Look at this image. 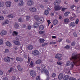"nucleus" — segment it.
<instances>
[{"mask_svg": "<svg viewBox=\"0 0 80 80\" xmlns=\"http://www.w3.org/2000/svg\"><path fill=\"white\" fill-rule=\"evenodd\" d=\"M7 18H13V16L12 14H10L8 15V16H7Z\"/></svg>", "mask_w": 80, "mask_h": 80, "instance_id": "nucleus-33", "label": "nucleus"}, {"mask_svg": "<svg viewBox=\"0 0 80 80\" xmlns=\"http://www.w3.org/2000/svg\"><path fill=\"white\" fill-rule=\"evenodd\" d=\"M69 80H77L76 79L73 77H71L69 79Z\"/></svg>", "mask_w": 80, "mask_h": 80, "instance_id": "nucleus-48", "label": "nucleus"}, {"mask_svg": "<svg viewBox=\"0 0 80 80\" xmlns=\"http://www.w3.org/2000/svg\"><path fill=\"white\" fill-rule=\"evenodd\" d=\"M13 71H14V69L13 68H10L9 70L8 71V72L9 73H10L12 72Z\"/></svg>", "mask_w": 80, "mask_h": 80, "instance_id": "nucleus-32", "label": "nucleus"}, {"mask_svg": "<svg viewBox=\"0 0 80 80\" xmlns=\"http://www.w3.org/2000/svg\"><path fill=\"white\" fill-rule=\"evenodd\" d=\"M4 19V17L2 15H0V20L2 21Z\"/></svg>", "mask_w": 80, "mask_h": 80, "instance_id": "nucleus-42", "label": "nucleus"}, {"mask_svg": "<svg viewBox=\"0 0 80 80\" xmlns=\"http://www.w3.org/2000/svg\"><path fill=\"white\" fill-rule=\"evenodd\" d=\"M78 22H79L78 19H77V20H76V21L75 22L76 23V24H78Z\"/></svg>", "mask_w": 80, "mask_h": 80, "instance_id": "nucleus-62", "label": "nucleus"}, {"mask_svg": "<svg viewBox=\"0 0 80 80\" xmlns=\"http://www.w3.org/2000/svg\"><path fill=\"white\" fill-rule=\"evenodd\" d=\"M75 45V42H72L71 44V45L74 46Z\"/></svg>", "mask_w": 80, "mask_h": 80, "instance_id": "nucleus-63", "label": "nucleus"}, {"mask_svg": "<svg viewBox=\"0 0 80 80\" xmlns=\"http://www.w3.org/2000/svg\"><path fill=\"white\" fill-rule=\"evenodd\" d=\"M39 23L37 22H36L35 23H34L33 27L34 28H36L38 27Z\"/></svg>", "mask_w": 80, "mask_h": 80, "instance_id": "nucleus-18", "label": "nucleus"}, {"mask_svg": "<svg viewBox=\"0 0 80 80\" xmlns=\"http://www.w3.org/2000/svg\"><path fill=\"white\" fill-rule=\"evenodd\" d=\"M44 29V26L43 25H41L39 26V30L41 31L43 30Z\"/></svg>", "mask_w": 80, "mask_h": 80, "instance_id": "nucleus-31", "label": "nucleus"}, {"mask_svg": "<svg viewBox=\"0 0 80 80\" xmlns=\"http://www.w3.org/2000/svg\"><path fill=\"white\" fill-rule=\"evenodd\" d=\"M42 61L41 60L39 59L36 61V64H38L40 63Z\"/></svg>", "mask_w": 80, "mask_h": 80, "instance_id": "nucleus-35", "label": "nucleus"}, {"mask_svg": "<svg viewBox=\"0 0 80 80\" xmlns=\"http://www.w3.org/2000/svg\"><path fill=\"white\" fill-rule=\"evenodd\" d=\"M75 17V15L74 14H73L72 16V17L70 19L72 20V19H74Z\"/></svg>", "mask_w": 80, "mask_h": 80, "instance_id": "nucleus-45", "label": "nucleus"}, {"mask_svg": "<svg viewBox=\"0 0 80 80\" xmlns=\"http://www.w3.org/2000/svg\"><path fill=\"white\" fill-rule=\"evenodd\" d=\"M61 2V0H55L54 1L53 4L54 5L56 6L60 4Z\"/></svg>", "mask_w": 80, "mask_h": 80, "instance_id": "nucleus-8", "label": "nucleus"}, {"mask_svg": "<svg viewBox=\"0 0 80 80\" xmlns=\"http://www.w3.org/2000/svg\"><path fill=\"white\" fill-rule=\"evenodd\" d=\"M39 32L40 34H43L44 33V32L43 31H40Z\"/></svg>", "mask_w": 80, "mask_h": 80, "instance_id": "nucleus-54", "label": "nucleus"}, {"mask_svg": "<svg viewBox=\"0 0 80 80\" xmlns=\"http://www.w3.org/2000/svg\"><path fill=\"white\" fill-rule=\"evenodd\" d=\"M6 45L8 47H11L12 46V43L10 42H6Z\"/></svg>", "mask_w": 80, "mask_h": 80, "instance_id": "nucleus-26", "label": "nucleus"}, {"mask_svg": "<svg viewBox=\"0 0 80 80\" xmlns=\"http://www.w3.org/2000/svg\"><path fill=\"white\" fill-rule=\"evenodd\" d=\"M24 17L26 18V21H28L29 19L30 18V16H26V15L25 14H24Z\"/></svg>", "mask_w": 80, "mask_h": 80, "instance_id": "nucleus-22", "label": "nucleus"}, {"mask_svg": "<svg viewBox=\"0 0 80 80\" xmlns=\"http://www.w3.org/2000/svg\"><path fill=\"white\" fill-rule=\"evenodd\" d=\"M73 36L75 37H77V35L76 33L74 32L73 34Z\"/></svg>", "mask_w": 80, "mask_h": 80, "instance_id": "nucleus-55", "label": "nucleus"}, {"mask_svg": "<svg viewBox=\"0 0 80 80\" xmlns=\"http://www.w3.org/2000/svg\"><path fill=\"white\" fill-rule=\"evenodd\" d=\"M62 57V55L60 54H57L56 56H55V58H58V61H60L62 60L61 57Z\"/></svg>", "mask_w": 80, "mask_h": 80, "instance_id": "nucleus-6", "label": "nucleus"}, {"mask_svg": "<svg viewBox=\"0 0 80 80\" xmlns=\"http://www.w3.org/2000/svg\"><path fill=\"white\" fill-rule=\"evenodd\" d=\"M36 80H40V78L39 76L37 77V78H36Z\"/></svg>", "mask_w": 80, "mask_h": 80, "instance_id": "nucleus-53", "label": "nucleus"}, {"mask_svg": "<svg viewBox=\"0 0 80 80\" xmlns=\"http://www.w3.org/2000/svg\"><path fill=\"white\" fill-rule=\"evenodd\" d=\"M10 59H11V60L12 61L13 59L12 58H10L8 57H7V58H5L4 60L6 62H10Z\"/></svg>", "mask_w": 80, "mask_h": 80, "instance_id": "nucleus-5", "label": "nucleus"}, {"mask_svg": "<svg viewBox=\"0 0 80 80\" xmlns=\"http://www.w3.org/2000/svg\"><path fill=\"white\" fill-rule=\"evenodd\" d=\"M45 40L44 39H40L39 42L40 43H43L44 42Z\"/></svg>", "mask_w": 80, "mask_h": 80, "instance_id": "nucleus-37", "label": "nucleus"}, {"mask_svg": "<svg viewBox=\"0 0 80 80\" xmlns=\"http://www.w3.org/2000/svg\"><path fill=\"white\" fill-rule=\"evenodd\" d=\"M33 4V2L32 0H28L27 2V4L28 6H31Z\"/></svg>", "mask_w": 80, "mask_h": 80, "instance_id": "nucleus-9", "label": "nucleus"}, {"mask_svg": "<svg viewBox=\"0 0 80 80\" xmlns=\"http://www.w3.org/2000/svg\"><path fill=\"white\" fill-rule=\"evenodd\" d=\"M29 10L30 12H37V8L35 7H33L30 8H29Z\"/></svg>", "mask_w": 80, "mask_h": 80, "instance_id": "nucleus-4", "label": "nucleus"}, {"mask_svg": "<svg viewBox=\"0 0 80 80\" xmlns=\"http://www.w3.org/2000/svg\"><path fill=\"white\" fill-rule=\"evenodd\" d=\"M14 27L15 29H17L19 27V25L16 22L14 25Z\"/></svg>", "mask_w": 80, "mask_h": 80, "instance_id": "nucleus-28", "label": "nucleus"}, {"mask_svg": "<svg viewBox=\"0 0 80 80\" xmlns=\"http://www.w3.org/2000/svg\"><path fill=\"white\" fill-rule=\"evenodd\" d=\"M41 68H42V70H41V72L42 73H44V72H42V71L43 70H47V69H45V68H46V66H44V65H42L41 66Z\"/></svg>", "mask_w": 80, "mask_h": 80, "instance_id": "nucleus-20", "label": "nucleus"}, {"mask_svg": "<svg viewBox=\"0 0 80 80\" xmlns=\"http://www.w3.org/2000/svg\"><path fill=\"white\" fill-rule=\"evenodd\" d=\"M69 26L74 27L75 26V23L74 22H72L69 24Z\"/></svg>", "mask_w": 80, "mask_h": 80, "instance_id": "nucleus-25", "label": "nucleus"}, {"mask_svg": "<svg viewBox=\"0 0 80 80\" xmlns=\"http://www.w3.org/2000/svg\"><path fill=\"white\" fill-rule=\"evenodd\" d=\"M32 53V54L34 55L35 56H37L39 55L40 54L39 51L37 50H35L33 51Z\"/></svg>", "mask_w": 80, "mask_h": 80, "instance_id": "nucleus-11", "label": "nucleus"}, {"mask_svg": "<svg viewBox=\"0 0 80 80\" xmlns=\"http://www.w3.org/2000/svg\"><path fill=\"white\" fill-rule=\"evenodd\" d=\"M39 7L41 8H44V6L42 4L39 5Z\"/></svg>", "mask_w": 80, "mask_h": 80, "instance_id": "nucleus-57", "label": "nucleus"}, {"mask_svg": "<svg viewBox=\"0 0 80 80\" xmlns=\"http://www.w3.org/2000/svg\"><path fill=\"white\" fill-rule=\"evenodd\" d=\"M17 13L18 15L19 16L20 15V12L19 11H17Z\"/></svg>", "mask_w": 80, "mask_h": 80, "instance_id": "nucleus-61", "label": "nucleus"}, {"mask_svg": "<svg viewBox=\"0 0 80 80\" xmlns=\"http://www.w3.org/2000/svg\"><path fill=\"white\" fill-rule=\"evenodd\" d=\"M69 21V20L68 18H65V19H64V22H66V23L68 22Z\"/></svg>", "mask_w": 80, "mask_h": 80, "instance_id": "nucleus-38", "label": "nucleus"}, {"mask_svg": "<svg viewBox=\"0 0 80 80\" xmlns=\"http://www.w3.org/2000/svg\"><path fill=\"white\" fill-rule=\"evenodd\" d=\"M56 76V74L55 73V72H53L52 74V77L53 78H55Z\"/></svg>", "mask_w": 80, "mask_h": 80, "instance_id": "nucleus-34", "label": "nucleus"}, {"mask_svg": "<svg viewBox=\"0 0 80 80\" xmlns=\"http://www.w3.org/2000/svg\"><path fill=\"white\" fill-rule=\"evenodd\" d=\"M79 11L80 12V7H79L77 8V11Z\"/></svg>", "mask_w": 80, "mask_h": 80, "instance_id": "nucleus-64", "label": "nucleus"}, {"mask_svg": "<svg viewBox=\"0 0 80 80\" xmlns=\"http://www.w3.org/2000/svg\"><path fill=\"white\" fill-rule=\"evenodd\" d=\"M12 4V2L10 1H6L5 2V4L6 7H10L11 6V4Z\"/></svg>", "mask_w": 80, "mask_h": 80, "instance_id": "nucleus-12", "label": "nucleus"}, {"mask_svg": "<svg viewBox=\"0 0 80 80\" xmlns=\"http://www.w3.org/2000/svg\"><path fill=\"white\" fill-rule=\"evenodd\" d=\"M18 68L19 71H22V69L21 66L20 65H18Z\"/></svg>", "mask_w": 80, "mask_h": 80, "instance_id": "nucleus-40", "label": "nucleus"}, {"mask_svg": "<svg viewBox=\"0 0 80 80\" xmlns=\"http://www.w3.org/2000/svg\"><path fill=\"white\" fill-rule=\"evenodd\" d=\"M67 8H62V11H65V10H67Z\"/></svg>", "mask_w": 80, "mask_h": 80, "instance_id": "nucleus-58", "label": "nucleus"}, {"mask_svg": "<svg viewBox=\"0 0 80 80\" xmlns=\"http://www.w3.org/2000/svg\"><path fill=\"white\" fill-rule=\"evenodd\" d=\"M75 8H76V7L74 5H72L71 8V9H72V10H74Z\"/></svg>", "mask_w": 80, "mask_h": 80, "instance_id": "nucleus-44", "label": "nucleus"}, {"mask_svg": "<svg viewBox=\"0 0 80 80\" xmlns=\"http://www.w3.org/2000/svg\"><path fill=\"white\" fill-rule=\"evenodd\" d=\"M7 32L6 30H2L0 32V34L2 36H3L4 35L7 34Z\"/></svg>", "mask_w": 80, "mask_h": 80, "instance_id": "nucleus-15", "label": "nucleus"}, {"mask_svg": "<svg viewBox=\"0 0 80 80\" xmlns=\"http://www.w3.org/2000/svg\"><path fill=\"white\" fill-rule=\"evenodd\" d=\"M18 21L19 22H22V18H20L19 19H18Z\"/></svg>", "mask_w": 80, "mask_h": 80, "instance_id": "nucleus-50", "label": "nucleus"}, {"mask_svg": "<svg viewBox=\"0 0 80 80\" xmlns=\"http://www.w3.org/2000/svg\"><path fill=\"white\" fill-rule=\"evenodd\" d=\"M42 72L44 73L47 76L46 80H49L50 79V77L49 76V73L48 70L43 69L42 70Z\"/></svg>", "mask_w": 80, "mask_h": 80, "instance_id": "nucleus-3", "label": "nucleus"}, {"mask_svg": "<svg viewBox=\"0 0 80 80\" xmlns=\"http://www.w3.org/2000/svg\"><path fill=\"white\" fill-rule=\"evenodd\" d=\"M54 10L55 11H58L60 10L62 8V7L59 5L56 6L54 7Z\"/></svg>", "mask_w": 80, "mask_h": 80, "instance_id": "nucleus-10", "label": "nucleus"}, {"mask_svg": "<svg viewBox=\"0 0 80 80\" xmlns=\"http://www.w3.org/2000/svg\"><path fill=\"white\" fill-rule=\"evenodd\" d=\"M3 43V41L2 39L0 38V45L2 44Z\"/></svg>", "mask_w": 80, "mask_h": 80, "instance_id": "nucleus-46", "label": "nucleus"}, {"mask_svg": "<svg viewBox=\"0 0 80 80\" xmlns=\"http://www.w3.org/2000/svg\"><path fill=\"white\" fill-rule=\"evenodd\" d=\"M16 60L18 62H22L23 61V59L22 58H19V57H17L16 58Z\"/></svg>", "mask_w": 80, "mask_h": 80, "instance_id": "nucleus-19", "label": "nucleus"}, {"mask_svg": "<svg viewBox=\"0 0 80 80\" xmlns=\"http://www.w3.org/2000/svg\"><path fill=\"white\" fill-rule=\"evenodd\" d=\"M2 13L3 14H8V12L7 11H4L2 12Z\"/></svg>", "mask_w": 80, "mask_h": 80, "instance_id": "nucleus-43", "label": "nucleus"}, {"mask_svg": "<svg viewBox=\"0 0 80 80\" xmlns=\"http://www.w3.org/2000/svg\"><path fill=\"white\" fill-rule=\"evenodd\" d=\"M33 66V64L32 61L31 62L30 65H29V68H32Z\"/></svg>", "mask_w": 80, "mask_h": 80, "instance_id": "nucleus-39", "label": "nucleus"}, {"mask_svg": "<svg viewBox=\"0 0 80 80\" xmlns=\"http://www.w3.org/2000/svg\"><path fill=\"white\" fill-rule=\"evenodd\" d=\"M24 4L23 1L22 0H20L18 3V5L20 7L22 6Z\"/></svg>", "mask_w": 80, "mask_h": 80, "instance_id": "nucleus-17", "label": "nucleus"}, {"mask_svg": "<svg viewBox=\"0 0 80 80\" xmlns=\"http://www.w3.org/2000/svg\"><path fill=\"white\" fill-rule=\"evenodd\" d=\"M9 52V50L8 49H6L4 51V53H8Z\"/></svg>", "mask_w": 80, "mask_h": 80, "instance_id": "nucleus-47", "label": "nucleus"}, {"mask_svg": "<svg viewBox=\"0 0 80 80\" xmlns=\"http://www.w3.org/2000/svg\"><path fill=\"white\" fill-rule=\"evenodd\" d=\"M66 66H67L68 67L70 66V61H68L67 62H66Z\"/></svg>", "mask_w": 80, "mask_h": 80, "instance_id": "nucleus-30", "label": "nucleus"}, {"mask_svg": "<svg viewBox=\"0 0 80 80\" xmlns=\"http://www.w3.org/2000/svg\"><path fill=\"white\" fill-rule=\"evenodd\" d=\"M18 32L17 31H14L12 33V35L13 36H17L18 35Z\"/></svg>", "mask_w": 80, "mask_h": 80, "instance_id": "nucleus-24", "label": "nucleus"}, {"mask_svg": "<svg viewBox=\"0 0 80 80\" xmlns=\"http://www.w3.org/2000/svg\"><path fill=\"white\" fill-rule=\"evenodd\" d=\"M69 78L68 75H66L64 76L63 79L64 80H68Z\"/></svg>", "mask_w": 80, "mask_h": 80, "instance_id": "nucleus-27", "label": "nucleus"}, {"mask_svg": "<svg viewBox=\"0 0 80 80\" xmlns=\"http://www.w3.org/2000/svg\"><path fill=\"white\" fill-rule=\"evenodd\" d=\"M4 6V4L3 2H0V8H2V7H3Z\"/></svg>", "mask_w": 80, "mask_h": 80, "instance_id": "nucleus-36", "label": "nucleus"}, {"mask_svg": "<svg viewBox=\"0 0 80 80\" xmlns=\"http://www.w3.org/2000/svg\"><path fill=\"white\" fill-rule=\"evenodd\" d=\"M52 23L54 25H56L58 23V21L57 19L54 20L52 22Z\"/></svg>", "mask_w": 80, "mask_h": 80, "instance_id": "nucleus-23", "label": "nucleus"}, {"mask_svg": "<svg viewBox=\"0 0 80 80\" xmlns=\"http://www.w3.org/2000/svg\"><path fill=\"white\" fill-rule=\"evenodd\" d=\"M34 19L36 20V22L40 23H43L44 22V19L43 17H39L38 16L36 15L34 17Z\"/></svg>", "mask_w": 80, "mask_h": 80, "instance_id": "nucleus-2", "label": "nucleus"}, {"mask_svg": "<svg viewBox=\"0 0 80 80\" xmlns=\"http://www.w3.org/2000/svg\"><path fill=\"white\" fill-rule=\"evenodd\" d=\"M30 73L31 76L33 77L35 76L36 75L35 72L33 70H30Z\"/></svg>", "mask_w": 80, "mask_h": 80, "instance_id": "nucleus-7", "label": "nucleus"}, {"mask_svg": "<svg viewBox=\"0 0 80 80\" xmlns=\"http://www.w3.org/2000/svg\"><path fill=\"white\" fill-rule=\"evenodd\" d=\"M70 48V47L68 45L66 46L64 48H66L67 49H69Z\"/></svg>", "mask_w": 80, "mask_h": 80, "instance_id": "nucleus-60", "label": "nucleus"}, {"mask_svg": "<svg viewBox=\"0 0 80 80\" xmlns=\"http://www.w3.org/2000/svg\"><path fill=\"white\" fill-rule=\"evenodd\" d=\"M12 42L13 43L16 45L19 46L20 45V42L18 41H15V40H13Z\"/></svg>", "mask_w": 80, "mask_h": 80, "instance_id": "nucleus-14", "label": "nucleus"}, {"mask_svg": "<svg viewBox=\"0 0 80 80\" xmlns=\"http://www.w3.org/2000/svg\"><path fill=\"white\" fill-rule=\"evenodd\" d=\"M33 46L31 45H28V47L27 48L29 50H32L33 49Z\"/></svg>", "mask_w": 80, "mask_h": 80, "instance_id": "nucleus-21", "label": "nucleus"}, {"mask_svg": "<svg viewBox=\"0 0 80 80\" xmlns=\"http://www.w3.org/2000/svg\"><path fill=\"white\" fill-rule=\"evenodd\" d=\"M56 44V42H50V44L52 45V44Z\"/></svg>", "mask_w": 80, "mask_h": 80, "instance_id": "nucleus-49", "label": "nucleus"}, {"mask_svg": "<svg viewBox=\"0 0 80 80\" xmlns=\"http://www.w3.org/2000/svg\"><path fill=\"white\" fill-rule=\"evenodd\" d=\"M3 74V72L2 71L0 70V75H2Z\"/></svg>", "mask_w": 80, "mask_h": 80, "instance_id": "nucleus-56", "label": "nucleus"}, {"mask_svg": "<svg viewBox=\"0 0 80 80\" xmlns=\"http://www.w3.org/2000/svg\"><path fill=\"white\" fill-rule=\"evenodd\" d=\"M70 14L69 12H66L64 13V16L65 17H67L68 15V14Z\"/></svg>", "mask_w": 80, "mask_h": 80, "instance_id": "nucleus-41", "label": "nucleus"}, {"mask_svg": "<svg viewBox=\"0 0 80 80\" xmlns=\"http://www.w3.org/2000/svg\"><path fill=\"white\" fill-rule=\"evenodd\" d=\"M3 80H8V78L7 77H4L3 79Z\"/></svg>", "mask_w": 80, "mask_h": 80, "instance_id": "nucleus-59", "label": "nucleus"}, {"mask_svg": "<svg viewBox=\"0 0 80 80\" xmlns=\"http://www.w3.org/2000/svg\"><path fill=\"white\" fill-rule=\"evenodd\" d=\"M8 23H9V21L8 19H6L2 22V25L5 26L6 25L8 24Z\"/></svg>", "mask_w": 80, "mask_h": 80, "instance_id": "nucleus-13", "label": "nucleus"}, {"mask_svg": "<svg viewBox=\"0 0 80 80\" xmlns=\"http://www.w3.org/2000/svg\"><path fill=\"white\" fill-rule=\"evenodd\" d=\"M70 60L73 62H71V65L72 67H73L74 65H76L77 63H80V54L77 55L73 53Z\"/></svg>", "mask_w": 80, "mask_h": 80, "instance_id": "nucleus-1", "label": "nucleus"}, {"mask_svg": "<svg viewBox=\"0 0 80 80\" xmlns=\"http://www.w3.org/2000/svg\"><path fill=\"white\" fill-rule=\"evenodd\" d=\"M49 14V12L47 10H45L44 12V14L45 15H47Z\"/></svg>", "mask_w": 80, "mask_h": 80, "instance_id": "nucleus-29", "label": "nucleus"}, {"mask_svg": "<svg viewBox=\"0 0 80 80\" xmlns=\"http://www.w3.org/2000/svg\"><path fill=\"white\" fill-rule=\"evenodd\" d=\"M63 78V74L60 73L58 76V78L59 80H61Z\"/></svg>", "mask_w": 80, "mask_h": 80, "instance_id": "nucleus-16", "label": "nucleus"}, {"mask_svg": "<svg viewBox=\"0 0 80 80\" xmlns=\"http://www.w3.org/2000/svg\"><path fill=\"white\" fill-rule=\"evenodd\" d=\"M48 44V43H45L42 44L41 46L43 47Z\"/></svg>", "mask_w": 80, "mask_h": 80, "instance_id": "nucleus-51", "label": "nucleus"}, {"mask_svg": "<svg viewBox=\"0 0 80 80\" xmlns=\"http://www.w3.org/2000/svg\"><path fill=\"white\" fill-rule=\"evenodd\" d=\"M57 64L59 65H62V62H58Z\"/></svg>", "mask_w": 80, "mask_h": 80, "instance_id": "nucleus-52", "label": "nucleus"}]
</instances>
